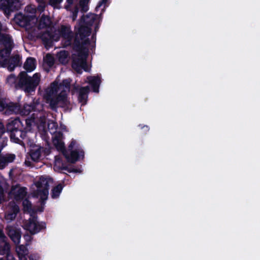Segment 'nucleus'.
I'll return each instance as SVG.
<instances>
[{
	"mask_svg": "<svg viewBox=\"0 0 260 260\" xmlns=\"http://www.w3.org/2000/svg\"><path fill=\"white\" fill-rule=\"evenodd\" d=\"M90 35L89 29L81 27L78 33L75 36L73 49L77 52V55L73 57L72 67L78 74L89 71L87 58L88 55V46L90 40L88 37Z\"/></svg>",
	"mask_w": 260,
	"mask_h": 260,
	"instance_id": "nucleus-1",
	"label": "nucleus"
},
{
	"mask_svg": "<svg viewBox=\"0 0 260 260\" xmlns=\"http://www.w3.org/2000/svg\"><path fill=\"white\" fill-rule=\"evenodd\" d=\"M40 74L35 73L32 77L28 75L25 71H21L18 75V82L16 88L23 90L27 93L35 92L40 82Z\"/></svg>",
	"mask_w": 260,
	"mask_h": 260,
	"instance_id": "nucleus-2",
	"label": "nucleus"
},
{
	"mask_svg": "<svg viewBox=\"0 0 260 260\" xmlns=\"http://www.w3.org/2000/svg\"><path fill=\"white\" fill-rule=\"evenodd\" d=\"M75 32L71 30L69 25H61L53 32V40L57 42L62 38L61 43L63 47L72 46L74 41Z\"/></svg>",
	"mask_w": 260,
	"mask_h": 260,
	"instance_id": "nucleus-3",
	"label": "nucleus"
},
{
	"mask_svg": "<svg viewBox=\"0 0 260 260\" xmlns=\"http://www.w3.org/2000/svg\"><path fill=\"white\" fill-rule=\"evenodd\" d=\"M63 156L68 162L75 164L79 160L80 157L84 158V151L80 147L79 144H77L75 140L72 139L68 146V150Z\"/></svg>",
	"mask_w": 260,
	"mask_h": 260,
	"instance_id": "nucleus-4",
	"label": "nucleus"
},
{
	"mask_svg": "<svg viewBox=\"0 0 260 260\" xmlns=\"http://www.w3.org/2000/svg\"><path fill=\"white\" fill-rule=\"evenodd\" d=\"M49 104L50 108L53 111H56L58 107L62 108H68L70 106V102L68 96V93L64 89L50 99L47 102Z\"/></svg>",
	"mask_w": 260,
	"mask_h": 260,
	"instance_id": "nucleus-5",
	"label": "nucleus"
},
{
	"mask_svg": "<svg viewBox=\"0 0 260 260\" xmlns=\"http://www.w3.org/2000/svg\"><path fill=\"white\" fill-rule=\"evenodd\" d=\"M25 229L28 231L31 235H35L46 228L45 222H38L37 217L30 218L25 224Z\"/></svg>",
	"mask_w": 260,
	"mask_h": 260,
	"instance_id": "nucleus-6",
	"label": "nucleus"
},
{
	"mask_svg": "<svg viewBox=\"0 0 260 260\" xmlns=\"http://www.w3.org/2000/svg\"><path fill=\"white\" fill-rule=\"evenodd\" d=\"M22 1H0V11L9 18L12 12L20 9Z\"/></svg>",
	"mask_w": 260,
	"mask_h": 260,
	"instance_id": "nucleus-7",
	"label": "nucleus"
},
{
	"mask_svg": "<svg viewBox=\"0 0 260 260\" xmlns=\"http://www.w3.org/2000/svg\"><path fill=\"white\" fill-rule=\"evenodd\" d=\"M98 15L92 13L87 14L86 16H83L79 21V27L77 30H75V36L79 32L80 29L82 27L89 29L90 34H91V26L93 25L95 20H96Z\"/></svg>",
	"mask_w": 260,
	"mask_h": 260,
	"instance_id": "nucleus-8",
	"label": "nucleus"
},
{
	"mask_svg": "<svg viewBox=\"0 0 260 260\" xmlns=\"http://www.w3.org/2000/svg\"><path fill=\"white\" fill-rule=\"evenodd\" d=\"M7 234L11 240L16 244L18 245L20 242L21 232L19 229L8 225L6 229Z\"/></svg>",
	"mask_w": 260,
	"mask_h": 260,
	"instance_id": "nucleus-9",
	"label": "nucleus"
},
{
	"mask_svg": "<svg viewBox=\"0 0 260 260\" xmlns=\"http://www.w3.org/2000/svg\"><path fill=\"white\" fill-rule=\"evenodd\" d=\"M11 193L16 201H20L26 196L27 188L25 187H20L19 184H17L12 186Z\"/></svg>",
	"mask_w": 260,
	"mask_h": 260,
	"instance_id": "nucleus-10",
	"label": "nucleus"
},
{
	"mask_svg": "<svg viewBox=\"0 0 260 260\" xmlns=\"http://www.w3.org/2000/svg\"><path fill=\"white\" fill-rule=\"evenodd\" d=\"M20 61V57L19 55H15L8 58L7 59L2 60L3 63L0 64L2 67H8L10 71L14 70L15 68L18 65Z\"/></svg>",
	"mask_w": 260,
	"mask_h": 260,
	"instance_id": "nucleus-11",
	"label": "nucleus"
},
{
	"mask_svg": "<svg viewBox=\"0 0 260 260\" xmlns=\"http://www.w3.org/2000/svg\"><path fill=\"white\" fill-rule=\"evenodd\" d=\"M14 21L19 26L25 27L30 25L31 17L22 13H19L15 16Z\"/></svg>",
	"mask_w": 260,
	"mask_h": 260,
	"instance_id": "nucleus-12",
	"label": "nucleus"
},
{
	"mask_svg": "<svg viewBox=\"0 0 260 260\" xmlns=\"http://www.w3.org/2000/svg\"><path fill=\"white\" fill-rule=\"evenodd\" d=\"M59 91H60V89L58 83L57 81H54L51 84L50 88L46 90V102L58 94V92Z\"/></svg>",
	"mask_w": 260,
	"mask_h": 260,
	"instance_id": "nucleus-13",
	"label": "nucleus"
},
{
	"mask_svg": "<svg viewBox=\"0 0 260 260\" xmlns=\"http://www.w3.org/2000/svg\"><path fill=\"white\" fill-rule=\"evenodd\" d=\"M19 110V104L11 102L8 99L7 105L6 106V109L4 112L5 114L9 115L13 114H17Z\"/></svg>",
	"mask_w": 260,
	"mask_h": 260,
	"instance_id": "nucleus-14",
	"label": "nucleus"
},
{
	"mask_svg": "<svg viewBox=\"0 0 260 260\" xmlns=\"http://www.w3.org/2000/svg\"><path fill=\"white\" fill-rule=\"evenodd\" d=\"M19 211L20 209L19 206L14 204L6 212L5 216V219L9 221L14 220Z\"/></svg>",
	"mask_w": 260,
	"mask_h": 260,
	"instance_id": "nucleus-15",
	"label": "nucleus"
},
{
	"mask_svg": "<svg viewBox=\"0 0 260 260\" xmlns=\"http://www.w3.org/2000/svg\"><path fill=\"white\" fill-rule=\"evenodd\" d=\"M89 91L88 86L81 87L79 89L78 100L79 103H82V105L86 104Z\"/></svg>",
	"mask_w": 260,
	"mask_h": 260,
	"instance_id": "nucleus-16",
	"label": "nucleus"
},
{
	"mask_svg": "<svg viewBox=\"0 0 260 260\" xmlns=\"http://www.w3.org/2000/svg\"><path fill=\"white\" fill-rule=\"evenodd\" d=\"M3 245L0 246V254L6 255L7 259L8 260H15V258L10 253V244L7 242L6 239L4 242H2L0 244Z\"/></svg>",
	"mask_w": 260,
	"mask_h": 260,
	"instance_id": "nucleus-17",
	"label": "nucleus"
},
{
	"mask_svg": "<svg viewBox=\"0 0 260 260\" xmlns=\"http://www.w3.org/2000/svg\"><path fill=\"white\" fill-rule=\"evenodd\" d=\"M19 127H22V122L19 118H15L8 122L6 125V129L7 132L12 134V132H14Z\"/></svg>",
	"mask_w": 260,
	"mask_h": 260,
	"instance_id": "nucleus-18",
	"label": "nucleus"
},
{
	"mask_svg": "<svg viewBox=\"0 0 260 260\" xmlns=\"http://www.w3.org/2000/svg\"><path fill=\"white\" fill-rule=\"evenodd\" d=\"M0 44L4 47L13 48L14 43L12 37L9 34H2L0 35Z\"/></svg>",
	"mask_w": 260,
	"mask_h": 260,
	"instance_id": "nucleus-19",
	"label": "nucleus"
},
{
	"mask_svg": "<svg viewBox=\"0 0 260 260\" xmlns=\"http://www.w3.org/2000/svg\"><path fill=\"white\" fill-rule=\"evenodd\" d=\"M88 82L92 87V89L94 92H99L100 85L101 83V79L98 76H89L87 78Z\"/></svg>",
	"mask_w": 260,
	"mask_h": 260,
	"instance_id": "nucleus-20",
	"label": "nucleus"
},
{
	"mask_svg": "<svg viewBox=\"0 0 260 260\" xmlns=\"http://www.w3.org/2000/svg\"><path fill=\"white\" fill-rule=\"evenodd\" d=\"M22 127H19L12 134H10V137L12 142L20 145H24L22 140L20 139L22 134Z\"/></svg>",
	"mask_w": 260,
	"mask_h": 260,
	"instance_id": "nucleus-21",
	"label": "nucleus"
},
{
	"mask_svg": "<svg viewBox=\"0 0 260 260\" xmlns=\"http://www.w3.org/2000/svg\"><path fill=\"white\" fill-rule=\"evenodd\" d=\"M35 108L36 106L34 103H30V104H25L22 107L20 105V110L17 114L26 116L29 115L31 111H35Z\"/></svg>",
	"mask_w": 260,
	"mask_h": 260,
	"instance_id": "nucleus-22",
	"label": "nucleus"
},
{
	"mask_svg": "<svg viewBox=\"0 0 260 260\" xmlns=\"http://www.w3.org/2000/svg\"><path fill=\"white\" fill-rule=\"evenodd\" d=\"M15 158V155L12 154L6 156H0V169H4L8 164L13 162Z\"/></svg>",
	"mask_w": 260,
	"mask_h": 260,
	"instance_id": "nucleus-23",
	"label": "nucleus"
},
{
	"mask_svg": "<svg viewBox=\"0 0 260 260\" xmlns=\"http://www.w3.org/2000/svg\"><path fill=\"white\" fill-rule=\"evenodd\" d=\"M36 67V60L33 57H28L24 63L23 68L27 72H31Z\"/></svg>",
	"mask_w": 260,
	"mask_h": 260,
	"instance_id": "nucleus-24",
	"label": "nucleus"
},
{
	"mask_svg": "<svg viewBox=\"0 0 260 260\" xmlns=\"http://www.w3.org/2000/svg\"><path fill=\"white\" fill-rule=\"evenodd\" d=\"M49 192V188H38L34 191V195L36 198H40L42 202L47 200Z\"/></svg>",
	"mask_w": 260,
	"mask_h": 260,
	"instance_id": "nucleus-25",
	"label": "nucleus"
},
{
	"mask_svg": "<svg viewBox=\"0 0 260 260\" xmlns=\"http://www.w3.org/2000/svg\"><path fill=\"white\" fill-rule=\"evenodd\" d=\"M52 22L50 17L48 16L43 15L39 21L38 28L43 29L50 27Z\"/></svg>",
	"mask_w": 260,
	"mask_h": 260,
	"instance_id": "nucleus-26",
	"label": "nucleus"
},
{
	"mask_svg": "<svg viewBox=\"0 0 260 260\" xmlns=\"http://www.w3.org/2000/svg\"><path fill=\"white\" fill-rule=\"evenodd\" d=\"M74 1H67V4L64 6L65 9L67 11H72V19L75 20L78 15L79 12V7L76 5L74 6L73 9L72 10V7L73 6Z\"/></svg>",
	"mask_w": 260,
	"mask_h": 260,
	"instance_id": "nucleus-27",
	"label": "nucleus"
},
{
	"mask_svg": "<svg viewBox=\"0 0 260 260\" xmlns=\"http://www.w3.org/2000/svg\"><path fill=\"white\" fill-rule=\"evenodd\" d=\"M13 48L11 47H4L0 49V64L3 63L2 60L9 58Z\"/></svg>",
	"mask_w": 260,
	"mask_h": 260,
	"instance_id": "nucleus-28",
	"label": "nucleus"
},
{
	"mask_svg": "<svg viewBox=\"0 0 260 260\" xmlns=\"http://www.w3.org/2000/svg\"><path fill=\"white\" fill-rule=\"evenodd\" d=\"M64 187L63 183H59L56 186L53 187L51 190V196L52 199H56L59 197L62 190Z\"/></svg>",
	"mask_w": 260,
	"mask_h": 260,
	"instance_id": "nucleus-29",
	"label": "nucleus"
},
{
	"mask_svg": "<svg viewBox=\"0 0 260 260\" xmlns=\"http://www.w3.org/2000/svg\"><path fill=\"white\" fill-rule=\"evenodd\" d=\"M53 33H51L49 31H46L41 35L40 38L43 43L45 45H47L51 43V40H53Z\"/></svg>",
	"mask_w": 260,
	"mask_h": 260,
	"instance_id": "nucleus-30",
	"label": "nucleus"
},
{
	"mask_svg": "<svg viewBox=\"0 0 260 260\" xmlns=\"http://www.w3.org/2000/svg\"><path fill=\"white\" fill-rule=\"evenodd\" d=\"M53 143L56 149L61 152L63 155L65 153L67 152V150L66 149L64 144L59 139L55 138L53 140Z\"/></svg>",
	"mask_w": 260,
	"mask_h": 260,
	"instance_id": "nucleus-31",
	"label": "nucleus"
},
{
	"mask_svg": "<svg viewBox=\"0 0 260 260\" xmlns=\"http://www.w3.org/2000/svg\"><path fill=\"white\" fill-rule=\"evenodd\" d=\"M36 186L38 188H46L49 189V181L46 178L41 176L39 181L36 183Z\"/></svg>",
	"mask_w": 260,
	"mask_h": 260,
	"instance_id": "nucleus-32",
	"label": "nucleus"
},
{
	"mask_svg": "<svg viewBox=\"0 0 260 260\" xmlns=\"http://www.w3.org/2000/svg\"><path fill=\"white\" fill-rule=\"evenodd\" d=\"M71 82V80L70 79H63L61 83H58L60 91L62 89H64L67 91V92L68 93L70 89Z\"/></svg>",
	"mask_w": 260,
	"mask_h": 260,
	"instance_id": "nucleus-33",
	"label": "nucleus"
},
{
	"mask_svg": "<svg viewBox=\"0 0 260 260\" xmlns=\"http://www.w3.org/2000/svg\"><path fill=\"white\" fill-rule=\"evenodd\" d=\"M79 6L82 13L86 12L89 9L88 3L90 1H79Z\"/></svg>",
	"mask_w": 260,
	"mask_h": 260,
	"instance_id": "nucleus-34",
	"label": "nucleus"
},
{
	"mask_svg": "<svg viewBox=\"0 0 260 260\" xmlns=\"http://www.w3.org/2000/svg\"><path fill=\"white\" fill-rule=\"evenodd\" d=\"M30 157L34 161L38 160L41 156V152L40 149L31 151L30 152Z\"/></svg>",
	"mask_w": 260,
	"mask_h": 260,
	"instance_id": "nucleus-35",
	"label": "nucleus"
},
{
	"mask_svg": "<svg viewBox=\"0 0 260 260\" xmlns=\"http://www.w3.org/2000/svg\"><path fill=\"white\" fill-rule=\"evenodd\" d=\"M109 1H99V3L95 7V11L98 12L101 7H103V8L102 9L101 13H100V15H102V13L105 11L107 3Z\"/></svg>",
	"mask_w": 260,
	"mask_h": 260,
	"instance_id": "nucleus-36",
	"label": "nucleus"
},
{
	"mask_svg": "<svg viewBox=\"0 0 260 260\" xmlns=\"http://www.w3.org/2000/svg\"><path fill=\"white\" fill-rule=\"evenodd\" d=\"M17 81V78L13 74L9 75L7 78V82L11 85L15 84L16 86V85L17 84V83H16Z\"/></svg>",
	"mask_w": 260,
	"mask_h": 260,
	"instance_id": "nucleus-37",
	"label": "nucleus"
},
{
	"mask_svg": "<svg viewBox=\"0 0 260 260\" xmlns=\"http://www.w3.org/2000/svg\"><path fill=\"white\" fill-rule=\"evenodd\" d=\"M8 99L6 98H0V112H4L6 106L7 105Z\"/></svg>",
	"mask_w": 260,
	"mask_h": 260,
	"instance_id": "nucleus-38",
	"label": "nucleus"
},
{
	"mask_svg": "<svg viewBox=\"0 0 260 260\" xmlns=\"http://www.w3.org/2000/svg\"><path fill=\"white\" fill-rule=\"evenodd\" d=\"M46 62L49 67H51L54 63V58L49 54H47L46 56Z\"/></svg>",
	"mask_w": 260,
	"mask_h": 260,
	"instance_id": "nucleus-39",
	"label": "nucleus"
},
{
	"mask_svg": "<svg viewBox=\"0 0 260 260\" xmlns=\"http://www.w3.org/2000/svg\"><path fill=\"white\" fill-rule=\"evenodd\" d=\"M62 169L68 171L69 173H77L78 172L77 169L72 167H68L67 166L63 167Z\"/></svg>",
	"mask_w": 260,
	"mask_h": 260,
	"instance_id": "nucleus-40",
	"label": "nucleus"
},
{
	"mask_svg": "<svg viewBox=\"0 0 260 260\" xmlns=\"http://www.w3.org/2000/svg\"><path fill=\"white\" fill-rule=\"evenodd\" d=\"M6 132V128L4 124L0 122V138Z\"/></svg>",
	"mask_w": 260,
	"mask_h": 260,
	"instance_id": "nucleus-41",
	"label": "nucleus"
},
{
	"mask_svg": "<svg viewBox=\"0 0 260 260\" xmlns=\"http://www.w3.org/2000/svg\"><path fill=\"white\" fill-rule=\"evenodd\" d=\"M5 239H7V237L5 236L3 230L0 229V243L2 242H4Z\"/></svg>",
	"mask_w": 260,
	"mask_h": 260,
	"instance_id": "nucleus-42",
	"label": "nucleus"
},
{
	"mask_svg": "<svg viewBox=\"0 0 260 260\" xmlns=\"http://www.w3.org/2000/svg\"><path fill=\"white\" fill-rule=\"evenodd\" d=\"M139 126L140 127L141 129L144 130V133H147L149 130V127L148 125H142L141 124H140Z\"/></svg>",
	"mask_w": 260,
	"mask_h": 260,
	"instance_id": "nucleus-43",
	"label": "nucleus"
},
{
	"mask_svg": "<svg viewBox=\"0 0 260 260\" xmlns=\"http://www.w3.org/2000/svg\"><path fill=\"white\" fill-rule=\"evenodd\" d=\"M23 129H25V128H22V134H21L20 138L22 140H24L26 137L27 132L26 131H24Z\"/></svg>",
	"mask_w": 260,
	"mask_h": 260,
	"instance_id": "nucleus-44",
	"label": "nucleus"
},
{
	"mask_svg": "<svg viewBox=\"0 0 260 260\" xmlns=\"http://www.w3.org/2000/svg\"><path fill=\"white\" fill-rule=\"evenodd\" d=\"M49 2V4L51 5H55V4H60L62 1H48Z\"/></svg>",
	"mask_w": 260,
	"mask_h": 260,
	"instance_id": "nucleus-45",
	"label": "nucleus"
},
{
	"mask_svg": "<svg viewBox=\"0 0 260 260\" xmlns=\"http://www.w3.org/2000/svg\"><path fill=\"white\" fill-rule=\"evenodd\" d=\"M23 204L24 205V203H23ZM24 206L27 208V209H30L31 207V203L28 200L26 201V205Z\"/></svg>",
	"mask_w": 260,
	"mask_h": 260,
	"instance_id": "nucleus-46",
	"label": "nucleus"
},
{
	"mask_svg": "<svg viewBox=\"0 0 260 260\" xmlns=\"http://www.w3.org/2000/svg\"><path fill=\"white\" fill-rule=\"evenodd\" d=\"M100 27V24L99 23H96L94 26V32L96 33V32L99 30Z\"/></svg>",
	"mask_w": 260,
	"mask_h": 260,
	"instance_id": "nucleus-47",
	"label": "nucleus"
},
{
	"mask_svg": "<svg viewBox=\"0 0 260 260\" xmlns=\"http://www.w3.org/2000/svg\"><path fill=\"white\" fill-rule=\"evenodd\" d=\"M91 40L95 43L96 41V34L93 33L91 36Z\"/></svg>",
	"mask_w": 260,
	"mask_h": 260,
	"instance_id": "nucleus-48",
	"label": "nucleus"
},
{
	"mask_svg": "<svg viewBox=\"0 0 260 260\" xmlns=\"http://www.w3.org/2000/svg\"><path fill=\"white\" fill-rule=\"evenodd\" d=\"M2 31V24L0 22V35L2 34L1 32Z\"/></svg>",
	"mask_w": 260,
	"mask_h": 260,
	"instance_id": "nucleus-49",
	"label": "nucleus"
},
{
	"mask_svg": "<svg viewBox=\"0 0 260 260\" xmlns=\"http://www.w3.org/2000/svg\"><path fill=\"white\" fill-rule=\"evenodd\" d=\"M52 124L53 125V126H57L56 123L53 122Z\"/></svg>",
	"mask_w": 260,
	"mask_h": 260,
	"instance_id": "nucleus-50",
	"label": "nucleus"
},
{
	"mask_svg": "<svg viewBox=\"0 0 260 260\" xmlns=\"http://www.w3.org/2000/svg\"><path fill=\"white\" fill-rule=\"evenodd\" d=\"M24 238H25V239H26V237H28V238H30V236H28V235H24Z\"/></svg>",
	"mask_w": 260,
	"mask_h": 260,
	"instance_id": "nucleus-51",
	"label": "nucleus"
},
{
	"mask_svg": "<svg viewBox=\"0 0 260 260\" xmlns=\"http://www.w3.org/2000/svg\"><path fill=\"white\" fill-rule=\"evenodd\" d=\"M37 2H40V3H44V4H45V2L46 1H37Z\"/></svg>",
	"mask_w": 260,
	"mask_h": 260,
	"instance_id": "nucleus-52",
	"label": "nucleus"
},
{
	"mask_svg": "<svg viewBox=\"0 0 260 260\" xmlns=\"http://www.w3.org/2000/svg\"><path fill=\"white\" fill-rule=\"evenodd\" d=\"M1 202H2V197L0 196V204L1 203Z\"/></svg>",
	"mask_w": 260,
	"mask_h": 260,
	"instance_id": "nucleus-53",
	"label": "nucleus"
},
{
	"mask_svg": "<svg viewBox=\"0 0 260 260\" xmlns=\"http://www.w3.org/2000/svg\"><path fill=\"white\" fill-rule=\"evenodd\" d=\"M63 55H64V57H66L65 52H64L63 53Z\"/></svg>",
	"mask_w": 260,
	"mask_h": 260,
	"instance_id": "nucleus-54",
	"label": "nucleus"
},
{
	"mask_svg": "<svg viewBox=\"0 0 260 260\" xmlns=\"http://www.w3.org/2000/svg\"><path fill=\"white\" fill-rule=\"evenodd\" d=\"M24 260H27V258L25 257H24Z\"/></svg>",
	"mask_w": 260,
	"mask_h": 260,
	"instance_id": "nucleus-55",
	"label": "nucleus"
},
{
	"mask_svg": "<svg viewBox=\"0 0 260 260\" xmlns=\"http://www.w3.org/2000/svg\"><path fill=\"white\" fill-rule=\"evenodd\" d=\"M50 126V124H48V127Z\"/></svg>",
	"mask_w": 260,
	"mask_h": 260,
	"instance_id": "nucleus-56",
	"label": "nucleus"
},
{
	"mask_svg": "<svg viewBox=\"0 0 260 260\" xmlns=\"http://www.w3.org/2000/svg\"><path fill=\"white\" fill-rule=\"evenodd\" d=\"M0 260H4V259H0Z\"/></svg>",
	"mask_w": 260,
	"mask_h": 260,
	"instance_id": "nucleus-57",
	"label": "nucleus"
},
{
	"mask_svg": "<svg viewBox=\"0 0 260 260\" xmlns=\"http://www.w3.org/2000/svg\"><path fill=\"white\" fill-rule=\"evenodd\" d=\"M1 151V149L0 148V151Z\"/></svg>",
	"mask_w": 260,
	"mask_h": 260,
	"instance_id": "nucleus-58",
	"label": "nucleus"
}]
</instances>
